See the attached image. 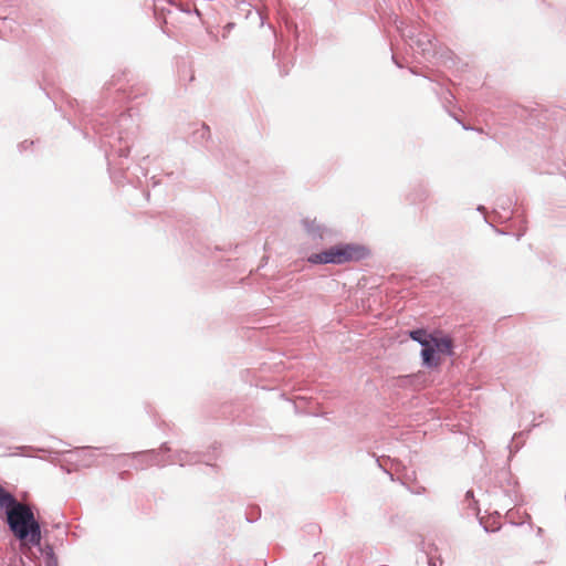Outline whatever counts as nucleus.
Listing matches in <instances>:
<instances>
[{"instance_id":"7ed1b4c3","label":"nucleus","mask_w":566,"mask_h":566,"mask_svg":"<svg viewBox=\"0 0 566 566\" xmlns=\"http://www.w3.org/2000/svg\"><path fill=\"white\" fill-rule=\"evenodd\" d=\"M428 347H431L432 349V361L423 364L428 367H437L441 364V356L452 354L453 343L448 336H438L432 334Z\"/></svg>"},{"instance_id":"20e7f679","label":"nucleus","mask_w":566,"mask_h":566,"mask_svg":"<svg viewBox=\"0 0 566 566\" xmlns=\"http://www.w3.org/2000/svg\"><path fill=\"white\" fill-rule=\"evenodd\" d=\"M431 336L432 334H428L424 329L410 332V337L422 346L421 357L423 363L432 361V349L431 347H428Z\"/></svg>"},{"instance_id":"f03ea898","label":"nucleus","mask_w":566,"mask_h":566,"mask_svg":"<svg viewBox=\"0 0 566 566\" xmlns=\"http://www.w3.org/2000/svg\"><path fill=\"white\" fill-rule=\"evenodd\" d=\"M368 251L359 244H336L319 253L311 254L307 260L313 264H343L365 259Z\"/></svg>"},{"instance_id":"39448f33","label":"nucleus","mask_w":566,"mask_h":566,"mask_svg":"<svg viewBox=\"0 0 566 566\" xmlns=\"http://www.w3.org/2000/svg\"><path fill=\"white\" fill-rule=\"evenodd\" d=\"M18 501L0 485V509H4L6 512L12 507Z\"/></svg>"},{"instance_id":"f257e3e1","label":"nucleus","mask_w":566,"mask_h":566,"mask_svg":"<svg viewBox=\"0 0 566 566\" xmlns=\"http://www.w3.org/2000/svg\"><path fill=\"white\" fill-rule=\"evenodd\" d=\"M6 513L10 530L17 538H19L23 544L32 546L40 544V525L35 521L34 514L28 505L17 502Z\"/></svg>"}]
</instances>
